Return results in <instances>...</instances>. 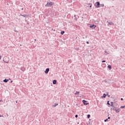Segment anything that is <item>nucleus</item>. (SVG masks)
Here are the masks:
<instances>
[{"mask_svg": "<svg viewBox=\"0 0 125 125\" xmlns=\"http://www.w3.org/2000/svg\"><path fill=\"white\" fill-rule=\"evenodd\" d=\"M54 3L53 2H48V1H47L46 4L45 5V7H51V6H52V5H53V4Z\"/></svg>", "mask_w": 125, "mask_h": 125, "instance_id": "nucleus-1", "label": "nucleus"}, {"mask_svg": "<svg viewBox=\"0 0 125 125\" xmlns=\"http://www.w3.org/2000/svg\"><path fill=\"white\" fill-rule=\"evenodd\" d=\"M94 5H96V8H99L100 7V2L97 1Z\"/></svg>", "mask_w": 125, "mask_h": 125, "instance_id": "nucleus-2", "label": "nucleus"}, {"mask_svg": "<svg viewBox=\"0 0 125 125\" xmlns=\"http://www.w3.org/2000/svg\"><path fill=\"white\" fill-rule=\"evenodd\" d=\"M89 28H91V29H94L96 28L97 26L95 24H90V26H89Z\"/></svg>", "mask_w": 125, "mask_h": 125, "instance_id": "nucleus-3", "label": "nucleus"}, {"mask_svg": "<svg viewBox=\"0 0 125 125\" xmlns=\"http://www.w3.org/2000/svg\"><path fill=\"white\" fill-rule=\"evenodd\" d=\"M82 102H83V105H84V106H86V105H88L89 104V103H86V102H87V101H86L85 100H83L82 101Z\"/></svg>", "mask_w": 125, "mask_h": 125, "instance_id": "nucleus-4", "label": "nucleus"}, {"mask_svg": "<svg viewBox=\"0 0 125 125\" xmlns=\"http://www.w3.org/2000/svg\"><path fill=\"white\" fill-rule=\"evenodd\" d=\"M114 111L116 112V113H120V108L118 107H115V109H114Z\"/></svg>", "mask_w": 125, "mask_h": 125, "instance_id": "nucleus-5", "label": "nucleus"}, {"mask_svg": "<svg viewBox=\"0 0 125 125\" xmlns=\"http://www.w3.org/2000/svg\"><path fill=\"white\" fill-rule=\"evenodd\" d=\"M48 72H49V68H46L44 71V73L45 74H48Z\"/></svg>", "mask_w": 125, "mask_h": 125, "instance_id": "nucleus-6", "label": "nucleus"}, {"mask_svg": "<svg viewBox=\"0 0 125 125\" xmlns=\"http://www.w3.org/2000/svg\"><path fill=\"white\" fill-rule=\"evenodd\" d=\"M107 23H108L107 26H109V25H114V23L112 22L107 21Z\"/></svg>", "mask_w": 125, "mask_h": 125, "instance_id": "nucleus-7", "label": "nucleus"}, {"mask_svg": "<svg viewBox=\"0 0 125 125\" xmlns=\"http://www.w3.org/2000/svg\"><path fill=\"white\" fill-rule=\"evenodd\" d=\"M74 20L75 21H78V18H79V16H77H77H76V15H74Z\"/></svg>", "mask_w": 125, "mask_h": 125, "instance_id": "nucleus-8", "label": "nucleus"}, {"mask_svg": "<svg viewBox=\"0 0 125 125\" xmlns=\"http://www.w3.org/2000/svg\"><path fill=\"white\" fill-rule=\"evenodd\" d=\"M9 80H11V79H5L3 81V82L4 83H8V81H9Z\"/></svg>", "mask_w": 125, "mask_h": 125, "instance_id": "nucleus-9", "label": "nucleus"}, {"mask_svg": "<svg viewBox=\"0 0 125 125\" xmlns=\"http://www.w3.org/2000/svg\"><path fill=\"white\" fill-rule=\"evenodd\" d=\"M21 70L22 71V72H24V71L26 70V68L24 67H21Z\"/></svg>", "mask_w": 125, "mask_h": 125, "instance_id": "nucleus-10", "label": "nucleus"}, {"mask_svg": "<svg viewBox=\"0 0 125 125\" xmlns=\"http://www.w3.org/2000/svg\"><path fill=\"white\" fill-rule=\"evenodd\" d=\"M57 83V80H54L53 81V84H56Z\"/></svg>", "mask_w": 125, "mask_h": 125, "instance_id": "nucleus-11", "label": "nucleus"}, {"mask_svg": "<svg viewBox=\"0 0 125 125\" xmlns=\"http://www.w3.org/2000/svg\"><path fill=\"white\" fill-rule=\"evenodd\" d=\"M56 106H58V104L55 103V104L52 105V107L53 108H55Z\"/></svg>", "mask_w": 125, "mask_h": 125, "instance_id": "nucleus-12", "label": "nucleus"}, {"mask_svg": "<svg viewBox=\"0 0 125 125\" xmlns=\"http://www.w3.org/2000/svg\"><path fill=\"white\" fill-rule=\"evenodd\" d=\"M106 94L104 93L103 95V96L101 97V98L103 99V98H106Z\"/></svg>", "mask_w": 125, "mask_h": 125, "instance_id": "nucleus-13", "label": "nucleus"}, {"mask_svg": "<svg viewBox=\"0 0 125 125\" xmlns=\"http://www.w3.org/2000/svg\"><path fill=\"white\" fill-rule=\"evenodd\" d=\"M107 68L109 69V70H111L112 69V65H108L107 66Z\"/></svg>", "mask_w": 125, "mask_h": 125, "instance_id": "nucleus-14", "label": "nucleus"}, {"mask_svg": "<svg viewBox=\"0 0 125 125\" xmlns=\"http://www.w3.org/2000/svg\"><path fill=\"white\" fill-rule=\"evenodd\" d=\"M21 16H22L23 17H28V15L26 14H24V15L21 14Z\"/></svg>", "mask_w": 125, "mask_h": 125, "instance_id": "nucleus-15", "label": "nucleus"}, {"mask_svg": "<svg viewBox=\"0 0 125 125\" xmlns=\"http://www.w3.org/2000/svg\"><path fill=\"white\" fill-rule=\"evenodd\" d=\"M110 106H111V107H114V102H111Z\"/></svg>", "mask_w": 125, "mask_h": 125, "instance_id": "nucleus-16", "label": "nucleus"}, {"mask_svg": "<svg viewBox=\"0 0 125 125\" xmlns=\"http://www.w3.org/2000/svg\"><path fill=\"white\" fill-rule=\"evenodd\" d=\"M75 95H79L80 94V91H76L75 94H74Z\"/></svg>", "mask_w": 125, "mask_h": 125, "instance_id": "nucleus-17", "label": "nucleus"}, {"mask_svg": "<svg viewBox=\"0 0 125 125\" xmlns=\"http://www.w3.org/2000/svg\"><path fill=\"white\" fill-rule=\"evenodd\" d=\"M104 83H109V79H108V80L105 79L104 80Z\"/></svg>", "mask_w": 125, "mask_h": 125, "instance_id": "nucleus-18", "label": "nucleus"}, {"mask_svg": "<svg viewBox=\"0 0 125 125\" xmlns=\"http://www.w3.org/2000/svg\"><path fill=\"white\" fill-rule=\"evenodd\" d=\"M88 5H89V7H90V8H91V7H92V3H88L87 4Z\"/></svg>", "mask_w": 125, "mask_h": 125, "instance_id": "nucleus-19", "label": "nucleus"}, {"mask_svg": "<svg viewBox=\"0 0 125 125\" xmlns=\"http://www.w3.org/2000/svg\"><path fill=\"white\" fill-rule=\"evenodd\" d=\"M65 34V31H62L61 32V34L62 35H64Z\"/></svg>", "mask_w": 125, "mask_h": 125, "instance_id": "nucleus-20", "label": "nucleus"}, {"mask_svg": "<svg viewBox=\"0 0 125 125\" xmlns=\"http://www.w3.org/2000/svg\"><path fill=\"white\" fill-rule=\"evenodd\" d=\"M104 7V4H100V7Z\"/></svg>", "mask_w": 125, "mask_h": 125, "instance_id": "nucleus-21", "label": "nucleus"}, {"mask_svg": "<svg viewBox=\"0 0 125 125\" xmlns=\"http://www.w3.org/2000/svg\"><path fill=\"white\" fill-rule=\"evenodd\" d=\"M87 119H89L90 118V114H88L87 115Z\"/></svg>", "mask_w": 125, "mask_h": 125, "instance_id": "nucleus-22", "label": "nucleus"}, {"mask_svg": "<svg viewBox=\"0 0 125 125\" xmlns=\"http://www.w3.org/2000/svg\"><path fill=\"white\" fill-rule=\"evenodd\" d=\"M106 95V96H108V97H110V95H109V93L107 92Z\"/></svg>", "mask_w": 125, "mask_h": 125, "instance_id": "nucleus-23", "label": "nucleus"}, {"mask_svg": "<svg viewBox=\"0 0 125 125\" xmlns=\"http://www.w3.org/2000/svg\"><path fill=\"white\" fill-rule=\"evenodd\" d=\"M109 101H108L107 102V103H106V104H107V105H109V106H110V103H109Z\"/></svg>", "mask_w": 125, "mask_h": 125, "instance_id": "nucleus-24", "label": "nucleus"}, {"mask_svg": "<svg viewBox=\"0 0 125 125\" xmlns=\"http://www.w3.org/2000/svg\"><path fill=\"white\" fill-rule=\"evenodd\" d=\"M116 108V107H112L111 108V110H115V109Z\"/></svg>", "mask_w": 125, "mask_h": 125, "instance_id": "nucleus-25", "label": "nucleus"}, {"mask_svg": "<svg viewBox=\"0 0 125 125\" xmlns=\"http://www.w3.org/2000/svg\"><path fill=\"white\" fill-rule=\"evenodd\" d=\"M63 26H65V25H67V23L64 22L62 23Z\"/></svg>", "mask_w": 125, "mask_h": 125, "instance_id": "nucleus-26", "label": "nucleus"}, {"mask_svg": "<svg viewBox=\"0 0 125 125\" xmlns=\"http://www.w3.org/2000/svg\"><path fill=\"white\" fill-rule=\"evenodd\" d=\"M120 108H121V109H124L125 106H121L120 107Z\"/></svg>", "mask_w": 125, "mask_h": 125, "instance_id": "nucleus-27", "label": "nucleus"}, {"mask_svg": "<svg viewBox=\"0 0 125 125\" xmlns=\"http://www.w3.org/2000/svg\"><path fill=\"white\" fill-rule=\"evenodd\" d=\"M107 121H108V119H105L104 120V122H105V123H106V122H107Z\"/></svg>", "mask_w": 125, "mask_h": 125, "instance_id": "nucleus-28", "label": "nucleus"}, {"mask_svg": "<svg viewBox=\"0 0 125 125\" xmlns=\"http://www.w3.org/2000/svg\"><path fill=\"white\" fill-rule=\"evenodd\" d=\"M104 53H106V54H109V53H108V52L106 51H104Z\"/></svg>", "mask_w": 125, "mask_h": 125, "instance_id": "nucleus-29", "label": "nucleus"}, {"mask_svg": "<svg viewBox=\"0 0 125 125\" xmlns=\"http://www.w3.org/2000/svg\"><path fill=\"white\" fill-rule=\"evenodd\" d=\"M102 63H105V62H106V61H102Z\"/></svg>", "mask_w": 125, "mask_h": 125, "instance_id": "nucleus-30", "label": "nucleus"}, {"mask_svg": "<svg viewBox=\"0 0 125 125\" xmlns=\"http://www.w3.org/2000/svg\"><path fill=\"white\" fill-rule=\"evenodd\" d=\"M69 23H70L71 24H72V23H73V21H69Z\"/></svg>", "mask_w": 125, "mask_h": 125, "instance_id": "nucleus-31", "label": "nucleus"}, {"mask_svg": "<svg viewBox=\"0 0 125 125\" xmlns=\"http://www.w3.org/2000/svg\"><path fill=\"white\" fill-rule=\"evenodd\" d=\"M86 43H87V44H89V42H88V41H87V42H86Z\"/></svg>", "mask_w": 125, "mask_h": 125, "instance_id": "nucleus-32", "label": "nucleus"}, {"mask_svg": "<svg viewBox=\"0 0 125 125\" xmlns=\"http://www.w3.org/2000/svg\"><path fill=\"white\" fill-rule=\"evenodd\" d=\"M4 62H5V63H9V62H6V61H4Z\"/></svg>", "mask_w": 125, "mask_h": 125, "instance_id": "nucleus-33", "label": "nucleus"}, {"mask_svg": "<svg viewBox=\"0 0 125 125\" xmlns=\"http://www.w3.org/2000/svg\"><path fill=\"white\" fill-rule=\"evenodd\" d=\"M78 114L75 115V118H78Z\"/></svg>", "mask_w": 125, "mask_h": 125, "instance_id": "nucleus-34", "label": "nucleus"}, {"mask_svg": "<svg viewBox=\"0 0 125 125\" xmlns=\"http://www.w3.org/2000/svg\"><path fill=\"white\" fill-rule=\"evenodd\" d=\"M2 117H3V115H0V118Z\"/></svg>", "mask_w": 125, "mask_h": 125, "instance_id": "nucleus-35", "label": "nucleus"}, {"mask_svg": "<svg viewBox=\"0 0 125 125\" xmlns=\"http://www.w3.org/2000/svg\"><path fill=\"white\" fill-rule=\"evenodd\" d=\"M107 119V120H110V117H108Z\"/></svg>", "mask_w": 125, "mask_h": 125, "instance_id": "nucleus-36", "label": "nucleus"}, {"mask_svg": "<svg viewBox=\"0 0 125 125\" xmlns=\"http://www.w3.org/2000/svg\"><path fill=\"white\" fill-rule=\"evenodd\" d=\"M21 10H24V8H21Z\"/></svg>", "mask_w": 125, "mask_h": 125, "instance_id": "nucleus-37", "label": "nucleus"}, {"mask_svg": "<svg viewBox=\"0 0 125 125\" xmlns=\"http://www.w3.org/2000/svg\"><path fill=\"white\" fill-rule=\"evenodd\" d=\"M121 101H123V100H124V99H123V98H122L121 99Z\"/></svg>", "mask_w": 125, "mask_h": 125, "instance_id": "nucleus-38", "label": "nucleus"}, {"mask_svg": "<svg viewBox=\"0 0 125 125\" xmlns=\"http://www.w3.org/2000/svg\"><path fill=\"white\" fill-rule=\"evenodd\" d=\"M96 22L97 23H99L98 21H95V23H96Z\"/></svg>", "mask_w": 125, "mask_h": 125, "instance_id": "nucleus-39", "label": "nucleus"}, {"mask_svg": "<svg viewBox=\"0 0 125 125\" xmlns=\"http://www.w3.org/2000/svg\"><path fill=\"white\" fill-rule=\"evenodd\" d=\"M10 83H13V81H11Z\"/></svg>", "mask_w": 125, "mask_h": 125, "instance_id": "nucleus-40", "label": "nucleus"}, {"mask_svg": "<svg viewBox=\"0 0 125 125\" xmlns=\"http://www.w3.org/2000/svg\"><path fill=\"white\" fill-rule=\"evenodd\" d=\"M0 102H3V101L2 100H0Z\"/></svg>", "mask_w": 125, "mask_h": 125, "instance_id": "nucleus-41", "label": "nucleus"}, {"mask_svg": "<svg viewBox=\"0 0 125 125\" xmlns=\"http://www.w3.org/2000/svg\"><path fill=\"white\" fill-rule=\"evenodd\" d=\"M1 59V56L0 55V60Z\"/></svg>", "mask_w": 125, "mask_h": 125, "instance_id": "nucleus-42", "label": "nucleus"}, {"mask_svg": "<svg viewBox=\"0 0 125 125\" xmlns=\"http://www.w3.org/2000/svg\"><path fill=\"white\" fill-rule=\"evenodd\" d=\"M25 22H28V21H27V20H25Z\"/></svg>", "mask_w": 125, "mask_h": 125, "instance_id": "nucleus-43", "label": "nucleus"}, {"mask_svg": "<svg viewBox=\"0 0 125 125\" xmlns=\"http://www.w3.org/2000/svg\"><path fill=\"white\" fill-rule=\"evenodd\" d=\"M78 105H79V104H76V106H78Z\"/></svg>", "mask_w": 125, "mask_h": 125, "instance_id": "nucleus-44", "label": "nucleus"}, {"mask_svg": "<svg viewBox=\"0 0 125 125\" xmlns=\"http://www.w3.org/2000/svg\"><path fill=\"white\" fill-rule=\"evenodd\" d=\"M27 24H29V22H27Z\"/></svg>", "mask_w": 125, "mask_h": 125, "instance_id": "nucleus-45", "label": "nucleus"}, {"mask_svg": "<svg viewBox=\"0 0 125 125\" xmlns=\"http://www.w3.org/2000/svg\"><path fill=\"white\" fill-rule=\"evenodd\" d=\"M34 41H37V39H35Z\"/></svg>", "mask_w": 125, "mask_h": 125, "instance_id": "nucleus-46", "label": "nucleus"}, {"mask_svg": "<svg viewBox=\"0 0 125 125\" xmlns=\"http://www.w3.org/2000/svg\"><path fill=\"white\" fill-rule=\"evenodd\" d=\"M3 62H4V60H3Z\"/></svg>", "mask_w": 125, "mask_h": 125, "instance_id": "nucleus-47", "label": "nucleus"}, {"mask_svg": "<svg viewBox=\"0 0 125 125\" xmlns=\"http://www.w3.org/2000/svg\"><path fill=\"white\" fill-rule=\"evenodd\" d=\"M54 31H55V29H54Z\"/></svg>", "mask_w": 125, "mask_h": 125, "instance_id": "nucleus-48", "label": "nucleus"}, {"mask_svg": "<svg viewBox=\"0 0 125 125\" xmlns=\"http://www.w3.org/2000/svg\"><path fill=\"white\" fill-rule=\"evenodd\" d=\"M71 61H69V62H70Z\"/></svg>", "mask_w": 125, "mask_h": 125, "instance_id": "nucleus-49", "label": "nucleus"}, {"mask_svg": "<svg viewBox=\"0 0 125 125\" xmlns=\"http://www.w3.org/2000/svg\"><path fill=\"white\" fill-rule=\"evenodd\" d=\"M82 18L83 19V17H82Z\"/></svg>", "mask_w": 125, "mask_h": 125, "instance_id": "nucleus-50", "label": "nucleus"}]
</instances>
